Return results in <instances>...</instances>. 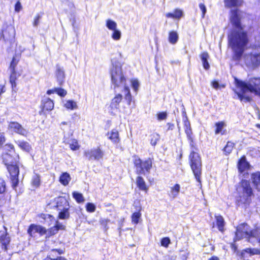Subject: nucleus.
I'll list each match as a JSON object with an SVG mask.
<instances>
[{
    "instance_id": "f257e3e1",
    "label": "nucleus",
    "mask_w": 260,
    "mask_h": 260,
    "mask_svg": "<svg viewBox=\"0 0 260 260\" xmlns=\"http://www.w3.org/2000/svg\"><path fill=\"white\" fill-rule=\"evenodd\" d=\"M244 13L239 10L231 11L230 21L233 29L229 35V43L233 52V58L239 60L242 58V55L247 44L248 39L246 32L241 24V19Z\"/></svg>"
},
{
    "instance_id": "f03ea898",
    "label": "nucleus",
    "mask_w": 260,
    "mask_h": 260,
    "mask_svg": "<svg viewBox=\"0 0 260 260\" xmlns=\"http://www.w3.org/2000/svg\"><path fill=\"white\" fill-rule=\"evenodd\" d=\"M109 73L114 91L117 92L120 90L123 93L127 105H130L132 100V95L127 83L126 74L122 68L121 63L112 60Z\"/></svg>"
},
{
    "instance_id": "7ed1b4c3",
    "label": "nucleus",
    "mask_w": 260,
    "mask_h": 260,
    "mask_svg": "<svg viewBox=\"0 0 260 260\" xmlns=\"http://www.w3.org/2000/svg\"><path fill=\"white\" fill-rule=\"evenodd\" d=\"M237 89L235 90L241 101L249 102L251 93L260 96V78H250L248 82L235 78Z\"/></svg>"
},
{
    "instance_id": "20e7f679",
    "label": "nucleus",
    "mask_w": 260,
    "mask_h": 260,
    "mask_svg": "<svg viewBox=\"0 0 260 260\" xmlns=\"http://www.w3.org/2000/svg\"><path fill=\"white\" fill-rule=\"evenodd\" d=\"M238 196L236 202L239 206L246 207L251 202V197L252 194V189L249 182L247 180H242L237 188Z\"/></svg>"
},
{
    "instance_id": "39448f33",
    "label": "nucleus",
    "mask_w": 260,
    "mask_h": 260,
    "mask_svg": "<svg viewBox=\"0 0 260 260\" xmlns=\"http://www.w3.org/2000/svg\"><path fill=\"white\" fill-rule=\"evenodd\" d=\"M256 41L258 46H255L248 54H245L243 57L246 66L251 68H255L260 64V32L256 37Z\"/></svg>"
},
{
    "instance_id": "423d86ee",
    "label": "nucleus",
    "mask_w": 260,
    "mask_h": 260,
    "mask_svg": "<svg viewBox=\"0 0 260 260\" xmlns=\"http://www.w3.org/2000/svg\"><path fill=\"white\" fill-rule=\"evenodd\" d=\"M5 149L7 151L3 154V159L5 165L8 167L11 165L17 164L19 157L15 152L14 146L11 144H7L5 146Z\"/></svg>"
},
{
    "instance_id": "0eeeda50",
    "label": "nucleus",
    "mask_w": 260,
    "mask_h": 260,
    "mask_svg": "<svg viewBox=\"0 0 260 260\" xmlns=\"http://www.w3.org/2000/svg\"><path fill=\"white\" fill-rule=\"evenodd\" d=\"M190 166L196 180L200 182L201 175V160L199 154L194 152H191L189 155Z\"/></svg>"
},
{
    "instance_id": "6e6552de",
    "label": "nucleus",
    "mask_w": 260,
    "mask_h": 260,
    "mask_svg": "<svg viewBox=\"0 0 260 260\" xmlns=\"http://www.w3.org/2000/svg\"><path fill=\"white\" fill-rule=\"evenodd\" d=\"M134 163L136 167V172L139 174H145L146 172H149L152 167V161L150 159L142 161L137 156H135Z\"/></svg>"
},
{
    "instance_id": "1a4fd4ad",
    "label": "nucleus",
    "mask_w": 260,
    "mask_h": 260,
    "mask_svg": "<svg viewBox=\"0 0 260 260\" xmlns=\"http://www.w3.org/2000/svg\"><path fill=\"white\" fill-rule=\"evenodd\" d=\"M7 170L10 175V179L12 182V186L15 189L18 184V175L19 170L17 164H13L8 166Z\"/></svg>"
},
{
    "instance_id": "9d476101",
    "label": "nucleus",
    "mask_w": 260,
    "mask_h": 260,
    "mask_svg": "<svg viewBox=\"0 0 260 260\" xmlns=\"http://www.w3.org/2000/svg\"><path fill=\"white\" fill-rule=\"evenodd\" d=\"M49 205L56 208L58 210H63L66 207L70 208L69 201L64 197H58L54 198L50 202Z\"/></svg>"
},
{
    "instance_id": "9b49d317",
    "label": "nucleus",
    "mask_w": 260,
    "mask_h": 260,
    "mask_svg": "<svg viewBox=\"0 0 260 260\" xmlns=\"http://www.w3.org/2000/svg\"><path fill=\"white\" fill-rule=\"evenodd\" d=\"M103 152L99 147L86 150L84 152V155L89 160H99L103 156Z\"/></svg>"
},
{
    "instance_id": "f8f14e48",
    "label": "nucleus",
    "mask_w": 260,
    "mask_h": 260,
    "mask_svg": "<svg viewBox=\"0 0 260 260\" xmlns=\"http://www.w3.org/2000/svg\"><path fill=\"white\" fill-rule=\"evenodd\" d=\"M8 129L12 132H14L22 136H25L28 134V131L16 122H10L8 125Z\"/></svg>"
},
{
    "instance_id": "ddd939ff",
    "label": "nucleus",
    "mask_w": 260,
    "mask_h": 260,
    "mask_svg": "<svg viewBox=\"0 0 260 260\" xmlns=\"http://www.w3.org/2000/svg\"><path fill=\"white\" fill-rule=\"evenodd\" d=\"M28 233L31 236H35L36 233H39L40 235H43L47 233V230L43 226L40 225L31 224L27 231Z\"/></svg>"
},
{
    "instance_id": "4468645a",
    "label": "nucleus",
    "mask_w": 260,
    "mask_h": 260,
    "mask_svg": "<svg viewBox=\"0 0 260 260\" xmlns=\"http://www.w3.org/2000/svg\"><path fill=\"white\" fill-rule=\"evenodd\" d=\"M118 90L117 92H115V96L112 99L110 108L111 112L117 111L119 109V105L122 100V95L121 93H118Z\"/></svg>"
},
{
    "instance_id": "2eb2a0df",
    "label": "nucleus",
    "mask_w": 260,
    "mask_h": 260,
    "mask_svg": "<svg viewBox=\"0 0 260 260\" xmlns=\"http://www.w3.org/2000/svg\"><path fill=\"white\" fill-rule=\"evenodd\" d=\"M55 76L58 84L59 85H62L65 79V73L62 68L58 66L56 67Z\"/></svg>"
},
{
    "instance_id": "dca6fc26",
    "label": "nucleus",
    "mask_w": 260,
    "mask_h": 260,
    "mask_svg": "<svg viewBox=\"0 0 260 260\" xmlns=\"http://www.w3.org/2000/svg\"><path fill=\"white\" fill-rule=\"evenodd\" d=\"M41 106L43 111H51L54 108V104L50 98H44L42 101Z\"/></svg>"
},
{
    "instance_id": "f3484780",
    "label": "nucleus",
    "mask_w": 260,
    "mask_h": 260,
    "mask_svg": "<svg viewBox=\"0 0 260 260\" xmlns=\"http://www.w3.org/2000/svg\"><path fill=\"white\" fill-rule=\"evenodd\" d=\"M65 226L58 221H56L55 225L47 230V234L48 236H51L56 234L59 230H64Z\"/></svg>"
},
{
    "instance_id": "a211bd4d",
    "label": "nucleus",
    "mask_w": 260,
    "mask_h": 260,
    "mask_svg": "<svg viewBox=\"0 0 260 260\" xmlns=\"http://www.w3.org/2000/svg\"><path fill=\"white\" fill-rule=\"evenodd\" d=\"M108 138L114 144H117L120 142L119 133L117 130L113 129L107 133Z\"/></svg>"
},
{
    "instance_id": "6ab92c4d",
    "label": "nucleus",
    "mask_w": 260,
    "mask_h": 260,
    "mask_svg": "<svg viewBox=\"0 0 260 260\" xmlns=\"http://www.w3.org/2000/svg\"><path fill=\"white\" fill-rule=\"evenodd\" d=\"M251 179L255 188L260 191V172L252 174Z\"/></svg>"
},
{
    "instance_id": "aec40b11",
    "label": "nucleus",
    "mask_w": 260,
    "mask_h": 260,
    "mask_svg": "<svg viewBox=\"0 0 260 260\" xmlns=\"http://www.w3.org/2000/svg\"><path fill=\"white\" fill-rule=\"evenodd\" d=\"M216 129L215 131V134L224 135L226 134V131L225 127L226 123L223 121L216 122L215 124Z\"/></svg>"
},
{
    "instance_id": "412c9836",
    "label": "nucleus",
    "mask_w": 260,
    "mask_h": 260,
    "mask_svg": "<svg viewBox=\"0 0 260 260\" xmlns=\"http://www.w3.org/2000/svg\"><path fill=\"white\" fill-rule=\"evenodd\" d=\"M180 190V185L178 184H175L173 186L170 187V191L169 193V197L174 199L176 198L179 194Z\"/></svg>"
},
{
    "instance_id": "4be33fe9",
    "label": "nucleus",
    "mask_w": 260,
    "mask_h": 260,
    "mask_svg": "<svg viewBox=\"0 0 260 260\" xmlns=\"http://www.w3.org/2000/svg\"><path fill=\"white\" fill-rule=\"evenodd\" d=\"M238 169L241 173L247 170L249 168V164L246 160L245 157H242L239 160L238 165Z\"/></svg>"
},
{
    "instance_id": "5701e85b",
    "label": "nucleus",
    "mask_w": 260,
    "mask_h": 260,
    "mask_svg": "<svg viewBox=\"0 0 260 260\" xmlns=\"http://www.w3.org/2000/svg\"><path fill=\"white\" fill-rule=\"evenodd\" d=\"M71 180V177L70 174L67 172L63 173L59 177L60 182L64 186L68 185Z\"/></svg>"
},
{
    "instance_id": "b1692460",
    "label": "nucleus",
    "mask_w": 260,
    "mask_h": 260,
    "mask_svg": "<svg viewBox=\"0 0 260 260\" xmlns=\"http://www.w3.org/2000/svg\"><path fill=\"white\" fill-rule=\"evenodd\" d=\"M136 184L140 190L145 191L148 190V187H147L145 181L142 177L139 176L137 178Z\"/></svg>"
},
{
    "instance_id": "393cba45",
    "label": "nucleus",
    "mask_w": 260,
    "mask_h": 260,
    "mask_svg": "<svg viewBox=\"0 0 260 260\" xmlns=\"http://www.w3.org/2000/svg\"><path fill=\"white\" fill-rule=\"evenodd\" d=\"M183 15V12L180 9H176L172 13H168L166 16L168 18H172L173 19H180Z\"/></svg>"
},
{
    "instance_id": "a878e982",
    "label": "nucleus",
    "mask_w": 260,
    "mask_h": 260,
    "mask_svg": "<svg viewBox=\"0 0 260 260\" xmlns=\"http://www.w3.org/2000/svg\"><path fill=\"white\" fill-rule=\"evenodd\" d=\"M247 253L250 254V255H253L255 254H260V249L258 248H247L244 250H243L241 252V255L242 257H245V253Z\"/></svg>"
},
{
    "instance_id": "bb28decb",
    "label": "nucleus",
    "mask_w": 260,
    "mask_h": 260,
    "mask_svg": "<svg viewBox=\"0 0 260 260\" xmlns=\"http://www.w3.org/2000/svg\"><path fill=\"white\" fill-rule=\"evenodd\" d=\"M10 241V237L7 236L6 233L2 234L0 236V242L2 244L3 248L5 250H7V246L9 244Z\"/></svg>"
},
{
    "instance_id": "cd10ccee",
    "label": "nucleus",
    "mask_w": 260,
    "mask_h": 260,
    "mask_svg": "<svg viewBox=\"0 0 260 260\" xmlns=\"http://www.w3.org/2000/svg\"><path fill=\"white\" fill-rule=\"evenodd\" d=\"M63 106L66 109L70 110H73L78 108L76 102L73 100H67L64 101Z\"/></svg>"
},
{
    "instance_id": "c85d7f7f",
    "label": "nucleus",
    "mask_w": 260,
    "mask_h": 260,
    "mask_svg": "<svg viewBox=\"0 0 260 260\" xmlns=\"http://www.w3.org/2000/svg\"><path fill=\"white\" fill-rule=\"evenodd\" d=\"M201 59L205 70H208L210 68V65L208 63V59L209 58V55L207 52H203L201 54Z\"/></svg>"
},
{
    "instance_id": "c756f323",
    "label": "nucleus",
    "mask_w": 260,
    "mask_h": 260,
    "mask_svg": "<svg viewBox=\"0 0 260 260\" xmlns=\"http://www.w3.org/2000/svg\"><path fill=\"white\" fill-rule=\"evenodd\" d=\"M242 0H224L225 6L226 7H238L241 5Z\"/></svg>"
},
{
    "instance_id": "7c9ffc66",
    "label": "nucleus",
    "mask_w": 260,
    "mask_h": 260,
    "mask_svg": "<svg viewBox=\"0 0 260 260\" xmlns=\"http://www.w3.org/2000/svg\"><path fill=\"white\" fill-rule=\"evenodd\" d=\"M215 219L218 230L222 232L224 230V220L223 218L220 215H216Z\"/></svg>"
},
{
    "instance_id": "2f4dec72",
    "label": "nucleus",
    "mask_w": 260,
    "mask_h": 260,
    "mask_svg": "<svg viewBox=\"0 0 260 260\" xmlns=\"http://www.w3.org/2000/svg\"><path fill=\"white\" fill-rule=\"evenodd\" d=\"M70 208H65L63 210H59L58 214V217L61 219H68L70 217V212H69Z\"/></svg>"
},
{
    "instance_id": "473e14b6",
    "label": "nucleus",
    "mask_w": 260,
    "mask_h": 260,
    "mask_svg": "<svg viewBox=\"0 0 260 260\" xmlns=\"http://www.w3.org/2000/svg\"><path fill=\"white\" fill-rule=\"evenodd\" d=\"M178 40V35L177 32L172 31L169 33V41L172 44H175L177 43Z\"/></svg>"
},
{
    "instance_id": "72a5a7b5",
    "label": "nucleus",
    "mask_w": 260,
    "mask_h": 260,
    "mask_svg": "<svg viewBox=\"0 0 260 260\" xmlns=\"http://www.w3.org/2000/svg\"><path fill=\"white\" fill-rule=\"evenodd\" d=\"M68 144L69 145L70 148L73 151L78 150L80 147L78 141L76 139L70 140Z\"/></svg>"
},
{
    "instance_id": "f704fd0d",
    "label": "nucleus",
    "mask_w": 260,
    "mask_h": 260,
    "mask_svg": "<svg viewBox=\"0 0 260 260\" xmlns=\"http://www.w3.org/2000/svg\"><path fill=\"white\" fill-rule=\"evenodd\" d=\"M73 197L78 203H82L85 201L83 194L77 191L73 192Z\"/></svg>"
},
{
    "instance_id": "c9c22d12",
    "label": "nucleus",
    "mask_w": 260,
    "mask_h": 260,
    "mask_svg": "<svg viewBox=\"0 0 260 260\" xmlns=\"http://www.w3.org/2000/svg\"><path fill=\"white\" fill-rule=\"evenodd\" d=\"M18 146L22 150L26 151H29L31 147L28 143L24 141H18L17 142Z\"/></svg>"
},
{
    "instance_id": "e433bc0d",
    "label": "nucleus",
    "mask_w": 260,
    "mask_h": 260,
    "mask_svg": "<svg viewBox=\"0 0 260 260\" xmlns=\"http://www.w3.org/2000/svg\"><path fill=\"white\" fill-rule=\"evenodd\" d=\"M106 26L111 30H114L117 29V25L116 22L111 19H107L106 20Z\"/></svg>"
},
{
    "instance_id": "4c0bfd02",
    "label": "nucleus",
    "mask_w": 260,
    "mask_h": 260,
    "mask_svg": "<svg viewBox=\"0 0 260 260\" xmlns=\"http://www.w3.org/2000/svg\"><path fill=\"white\" fill-rule=\"evenodd\" d=\"M31 184L35 187H38L40 184V177L38 174H35L32 178Z\"/></svg>"
},
{
    "instance_id": "58836bf2",
    "label": "nucleus",
    "mask_w": 260,
    "mask_h": 260,
    "mask_svg": "<svg viewBox=\"0 0 260 260\" xmlns=\"http://www.w3.org/2000/svg\"><path fill=\"white\" fill-rule=\"evenodd\" d=\"M112 38L115 41H118L121 39V32L117 28L113 30V33L111 35Z\"/></svg>"
},
{
    "instance_id": "ea45409f",
    "label": "nucleus",
    "mask_w": 260,
    "mask_h": 260,
    "mask_svg": "<svg viewBox=\"0 0 260 260\" xmlns=\"http://www.w3.org/2000/svg\"><path fill=\"white\" fill-rule=\"evenodd\" d=\"M131 83L132 88L135 90V91L137 92L140 86V83L139 80L136 78L132 79L131 80Z\"/></svg>"
},
{
    "instance_id": "a19ab883",
    "label": "nucleus",
    "mask_w": 260,
    "mask_h": 260,
    "mask_svg": "<svg viewBox=\"0 0 260 260\" xmlns=\"http://www.w3.org/2000/svg\"><path fill=\"white\" fill-rule=\"evenodd\" d=\"M184 126L185 131L188 137H190L191 133V129L189 121L187 120L184 121Z\"/></svg>"
},
{
    "instance_id": "79ce46f5",
    "label": "nucleus",
    "mask_w": 260,
    "mask_h": 260,
    "mask_svg": "<svg viewBox=\"0 0 260 260\" xmlns=\"http://www.w3.org/2000/svg\"><path fill=\"white\" fill-rule=\"evenodd\" d=\"M234 146V144L233 142H228L224 148V151L226 154H230L232 152Z\"/></svg>"
},
{
    "instance_id": "37998d69",
    "label": "nucleus",
    "mask_w": 260,
    "mask_h": 260,
    "mask_svg": "<svg viewBox=\"0 0 260 260\" xmlns=\"http://www.w3.org/2000/svg\"><path fill=\"white\" fill-rule=\"evenodd\" d=\"M11 71V75L10 76V81L12 85V86H15V80L16 79V73L15 71V70H14V71L12 70H10Z\"/></svg>"
},
{
    "instance_id": "c03bdc74",
    "label": "nucleus",
    "mask_w": 260,
    "mask_h": 260,
    "mask_svg": "<svg viewBox=\"0 0 260 260\" xmlns=\"http://www.w3.org/2000/svg\"><path fill=\"white\" fill-rule=\"evenodd\" d=\"M86 209L87 212L92 213L95 211L96 207L93 203H88L86 205Z\"/></svg>"
},
{
    "instance_id": "a18cd8bd",
    "label": "nucleus",
    "mask_w": 260,
    "mask_h": 260,
    "mask_svg": "<svg viewBox=\"0 0 260 260\" xmlns=\"http://www.w3.org/2000/svg\"><path fill=\"white\" fill-rule=\"evenodd\" d=\"M141 216V214L139 212H135L132 216V220L135 224H137L139 221V219Z\"/></svg>"
},
{
    "instance_id": "49530a36",
    "label": "nucleus",
    "mask_w": 260,
    "mask_h": 260,
    "mask_svg": "<svg viewBox=\"0 0 260 260\" xmlns=\"http://www.w3.org/2000/svg\"><path fill=\"white\" fill-rule=\"evenodd\" d=\"M56 93L61 97H64L67 94V91L61 88H56Z\"/></svg>"
},
{
    "instance_id": "de8ad7c7",
    "label": "nucleus",
    "mask_w": 260,
    "mask_h": 260,
    "mask_svg": "<svg viewBox=\"0 0 260 260\" xmlns=\"http://www.w3.org/2000/svg\"><path fill=\"white\" fill-rule=\"evenodd\" d=\"M170 243V239L168 237L164 238L161 240V245L166 248L168 247Z\"/></svg>"
},
{
    "instance_id": "09e8293b",
    "label": "nucleus",
    "mask_w": 260,
    "mask_h": 260,
    "mask_svg": "<svg viewBox=\"0 0 260 260\" xmlns=\"http://www.w3.org/2000/svg\"><path fill=\"white\" fill-rule=\"evenodd\" d=\"M41 19V16L39 14L37 15L35 17L34 21H33V26L34 27H36L39 25V24H40Z\"/></svg>"
},
{
    "instance_id": "8fccbe9b",
    "label": "nucleus",
    "mask_w": 260,
    "mask_h": 260,
    "mask_svg": "<svg viewBox=\"0 0 260 260\" xmlns=\"http://www.w3.org/2000/svg\"><path fill=\"white\" fill-rule=\"evenodd\" d=\"M167 117V113L166 112H160L157 114V119L159 120H165Z\"/></svg>"
},
{
    "instance_id": "3c124183",
    "label": "nucleus",
    "mask_w": 260,
    "mask_h": 260,
    "mask_svg": "<svg viewBox=\"0 0 260 260\" xmlns=\"http://www.w3.org/2000/svg\"><path fill=\"white\" fill-rule=\"evenodd\" d=\"M6 184L4 180L0 179V193H3L5 191Z\"/></svg>"
},
{
    "instance_id": "603ef678",
    "label": "nucleus",
    "mask_w": 260,
    "mask_h": 260,
    "mask_svg": "<svg viewBox=\"0 0 260 260\" xmlns=\"http://www.w3.org/2000/svg\"><path fill=\"white\" fill-rule=\"evenodd\" d=\"M199 8L202 12V17L203 18V17H204L207 11L206 7L204 4L200 3L199 4Z\"/></svg>"
},
{
    "instance_id": "864d4df0",
    "label": "nucleus",
    "mask_w": 260,
    "mask_h": 260,
    "mask_svg": "<svg viewBox=\"0 0 260 260\" xmlns=\"http://www.w3.org/2000/svg\"><path fill=\"white\" fill-rule=\"evenodd\" d=\"M22 9V6L19 1H18L15 6V11L17 13L19 12Z\"/></svg>"
},
{
    "instance_id": "5fc2aeb1",
    "label": "nucleus",
    "mask_w": 260,
    "mask_h": 260,
    "mask_svg": "<svg viewBox=\"0 0 260 260\" xmlns=\"http://www.w3.org/2000/svg\"><path fill=\"white\" fill-rule=\"evenodd\" d=\"M159 139V137L157 135H153V138L151 140V144L153 146H155L157 143V141Z\"/></svg>"
},
{
    "instance_id": "6e6d98bb",
    "label": "nucleus",
    "mask_w": 260,
    "mask_h": 260,
    "mask_svg": "<svg viewBox=\"0 0 260 260\" xmlns=\"http://www.w3.org/2000/svg\"><path fill=\"white\" fill-rule=\"evenodd\" d=\"M17 63V62L16 61L15 59L14 58H13V60H12V61L11 62V64L10 66V70L14 71V70H15V67L16 66Z\"/></svg>"
},
{
    "instance_id": "4d7b16f0",
    "label": "nucleus",
    "mask_w": 260,
    "mask_h": 260,
    "mask_svg": "<svg viewBox=\"0 0 260 260\" xmlns=\"http://www.w3.org/2000/svg\"><path fill=\"white\" fill-rule=\"evenodd\" d=\"M109 221V220L108 219H105V218L101 219L100 220L101 224L102 225L105 226V227L106 226V225Z\"/></svg>"
},
{
    "instance_id": "13d9d810",
    "label": "nucleus",
    "mask_w": 260,
    "mask_h": 260,
    "mask_svg": "<svg viewBox=\"0 0 260 260\" xmlns=\"http://www.w3.org/2000/svg\"><path fill=\"white\" fill-rule=\"evenodd\" d=\"M5 141V139L3 134L0 133V146L2 145Z\"/></svg>"
},
{
    "instance_id": "bf43d9fd",
    "label": "nucleus",
    "mask_w": 260,
    "mask_h": 260,
    "mask_svg": "<svg viewBox=\"0 0 260 260\" xmlns=\"http://www.w3.org/2000/svg\"><path fill=\"white\" fill-rule=\"evenodd\" d=\"M54 93H56V88L52 89H49L47 91V93L49 95Z\"/></svg>"
},
{
    "instance_id": "052dcab7",
    "label": "nucleus",
    "mask_w": 260,
    "mask_h": 260,
    "mask_svg": "<svg viewBox=\"0 0 260 260\" xmlns=\"http://www.w3.org/2000/svg\"><path fill=\"white\" fill-rule=\"evenodd\" d=\"M212 86L215 89H217L219 87V84L217 81H214L212 83Z\"/></svg>"
},
{
    "instance_id": "680f3d73",
    "label": "nucleus",
    "mask_w": 260,
    "mask_h": 260,
    "mask_svg": "<svg viewBox=\"0 0 260 260\" xmlns=\"http://www.w3.org/2000/svg\"><path fill=\"white\" fill-rule=\"evenodd\" d=\"M5 92V86L3 85H0V95Z\"/></svg>"
},
{
    "instance_id": "e2e57ef3",
    "label": "nucleus",
    "mask_w": 260,
    "mask_h": 260,
    "mask_svg": "<svg viewBox=\"0 0 260 260\" xmlns=\"http://www.w3.org/2000/svg\"><path fill=\"white\" fill-rule=\"evenodd\" d=\"M168 129L169 130H172L174 128V124H171V123H168Z\"/></svg>"
},
{
    "instance_id": "0e129e2a",
    "label": "nucleus",
    "mask_w": 260,
    "mask_h": 260,
    "mask_svg": "<svg viewBox=\"0 0 260 260\" xmlns=\"http://www.w3.org/2000/svg\"><path fill=\"white\" fill-rule=\"evenodd\" d=\"M41 216L44 219H46L47 217L49 218H51L52 217V216L50 215H45V214L42 215Z\"/></svg>"
},
{
    "instance_id": "69168bd1",
    "label": "nucleus",
    "mask_w": 260,
    "mask_h": 260,
    "mask_svg": "<svg viewBox=\"0 0 260 260\" xmlns=\"http://www.w3.org/2000/svg\"><path fill=\"white\" fill-rule=\"evenodd\" d=\"M209 260H219L218 257L215 256H213L212 257H211Z\"/></svg>"
},
{
    "instance_id": "338daca9",
    "label": "nucleus",
    "mask_w": 260,
    "mask_h": 260,
    "mask_svg": "<svg viewBox=\"0 0 260 260\" xmlns=\"http://www.w3.org/2000/svg\"><path fill=\"white\" fill-rule=\"evenodd\" d=\"M55 260H67V259L62 256H59V257H57L56 258H55Z\"/></svg>"
},
{
    "instance_id": "774afa93",
    "label": "nucleus",
    "mask_w": 260,
    "mask_h": 260,
    "mask_svg": "<svg viewBox=\"0 0 260 260\" xmlns=\"http://www.w3.org/2000/svg\"><path fill=\"white\" fill-rule=\"evenodd\" d=\"M43 260H55V258H52L50 256H47Z\"/></svg>"
}]
</instances>
